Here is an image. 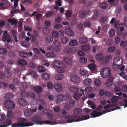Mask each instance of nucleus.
<instances>
[{
	"label": "nucleus",
	"mask_w": 127,
	"mask_h": 127,
	"mask_svg": "<svg viewBox=\"0 0 127 127\" xmlns=\"http://www.w3.org/2000/svg\"><path fill=\"white\" fill-rule=\"evenodd\" d=\"M8 21L12 24H13L15 25L17 24V22L15 20H14L11 19H9L8 20Z\"/></svg>",
	"instance_id": "obj_54"
},
{
	"label": "nucleus",
	"mask_w": 127,
	"mask_h": 127,
	"mask_svg": "<svg viewBox=\"0 0 127 127\" xmlns=\"http://www.w3.org/2000/svg\"><path fill=\"white\" fill-rule=\"evenodd\" d=\"M90 118L89 116H82L76 118L75 120L74 119H68L67 121V122L68 123H71L73 122H77L81 121L83 120L88 119Z\"/></svg>",
	"instance_id": "obj_4"
},
{
	"label": "nucleus",
	"mask_w": 127,
	"mask_h": 127,
	"mask_svg": "<svg viewBox=\"0 0 127 127\" xmlns=\"http://www.w3.org/2000/svg\"><path fill=\"white\" fill-rule=\"evenodd\" d=\"M92 89L91 87H87L86 88L85 91L86 93H90L92 91Z\"/></svg>",
	"instance_id": "obj_55"
},
{
	"label": "nucleus",
	"mask_w": 127,
	"mask_h": 127,
	"mask_svg": "<svg viewBox=\"0 0 127 127\" xmlns=\"http://www.w3.org/2000/svg\"><path fill=\"white\" fill-rule=\"evenodd\" d=\"M92 82V80L90 79H86L83 82V83L85 85H90Z\"/></svg>",
	"instance_id": "obj_29"
},
{
	"label": "nucleus",
	"mask_w": 127,
	"mask_h": 127,
	"mask_svg": "<svg viewBox=\"0 0 127 127\" xmlns=\"http://www.w3.org/2000/svg\"><path fill=\"white\" fill-rule=\"evenodd\" d=\"M75 104V102L74 100H71L69 102V104L70 106L73 107Z\"/></svg>",
	"instance_id": "obj_63"
},
{
	"label": "nucleus",
	"mask_w": 127,
	"mask_h": 127,
	"mask_svg": "<svg viewBox=\"0 0 127 127\" xmlns=\"http://www.w3.org/2000/svg\"><path fill=\"white\" fill-rule=\"evenodd\" d=\"M12 123V121L9 119H7L4 122V125H7V126L11 125Z\"/></svg>",
	"instance_id": "obj_33"
},
{
	"label": "nucleus",
	"mask_w": 127,
	"mask_h": 127,
	"mask_svg": "<svg viewBox=\"0 0 127 127\" xmlns=\"http://www.w3.org/2000/svg\"><path fill=\"white\" fill-rule=\"evenodd\" d=\"M64 32L63 31H59L58 32V37H62L64 35Z\"/></svg>",
	"instance_id": "obj_60"
},
{
	"label": "nucleus",
	"mask_w": 127,
	"mask_h": 127,
	"mask_svg": "<svg viewBox=\"0 0 127 127\" xmlns=\"http://www.w3.org/2000/svg\"><path fill=\"white\" fill-rule=\"evenodd\" d=\"M100 6L101 8L105 9L107 7L108 4L106 3H101L100 4Z\"/></svg>",
	"instance_id": "obj_44"
},
{
	"label": "nucleus",
	"mask_w": 127,
	"mask_h": 127,
	"mask_svg": "<svg viewBox=\"0 0 127 127\" xmlns=\"http://www.w3.org/2000/svg\"><path fill=\"white\" fill-rule=\"evenodd\" d=\"M103 55L101 54H98L96 56V59L99 61L103 59Z\"/></svg>",
	"instance_id": "obj_36"
},
{
	"label": "nucleus",
	"mask_w": 127,
	"mask_h": 127,
	"mask_svg": "<svg viewBox=\"0 0 127 127\" xmlns=\"http://www.w3.org/2000/svg\"><path fill=\"white\" fill-rule=\"evenodd\" d=\"M42 77L44 79L48 80L50 78V75L49 74L46 73H45L42 74Z\"/></svg>",
	"instance_id": "obj_42"
},
{
	"label": "nucleus",
	"mask_w": 127,
	"mask_h": 127,
	"mask_svg": "<svg viewBox=\"0 0 127 127\" xmlns=\"http://www.w3.org/2000/svg\"><path fill=\"white\" fill-rule=\"evenodd\" d=\"M121 97L120 96L115 95L113 96L110 99L111 102L113 104L112 105V106H117L116 103L118 101V100L120 99Z\"/></svg>",
	"instance_id": "obj_9"
},
{
	"label": "nucleus",
	"mask_w": 127,
	"mask_h": 127,
	"mask_svg": "<svg viewBox=\"0 0 127 127\" xmlns=\"http://www.w3.org/2000/svg\"><path fill=\"white\" fill-rule=\"evenodd\" d=\"M69 89L71 92H77L79 90V89L77 87L74 86L70 87Z\"/></svg>",
	"instance_id": "obj_32"
},
{
	"label": "nucleus",
	"mask_w": 127,
	"mask_h": 127,
	"mask_svg": "<svg viewBox=\"0 0 127 127\" xmlns=\"http://www.w3.org/2000/svg\"><path fill=\"white\" fill-rule=\"evenodd\" d=\"M65 32L66 34L70 36H73L74 34L73 31L69 28L65 29Z\"/></svg>",
	"instance_id": "obj_19"
},
{
	"label": "nucleus",
	"mask_w": 127,
	"mask_h": 127,
	"mask_svg": "<svg viewBox=\"0 0 127 127\" xmlns=\"http://www.w3.org/2000/svg\"><path fill=\"white\" fill-rule=\"evenodd\" d=\"M80 74L83 75H85L87 73V71L85 69H81L80 70Z\"/></svg>",
	"instance_id": "obj_43"
},
{
	"label": "nucleus",
	"mask_w": 127,
	"mask_h": 127,
	"mask_svg": "<svg viewBox=\"0 0 127 127\" xmlns=\"http://www.w3.org/2000/svg\"><path fill=\"white\" fill-rule=\"evenodd\" d=\"M4 105L6 108L10 109H13L15 107L14 102L10 100L6 101L4 103Z\"/></svg>",
	"instance_id": "obj_7"
},
{
	"label": "nucleus",
	"mask_w": 127,
	"mask_h": 127,
	"mask_svg": "<svg viewBox=\"0 0 127 127\" xmlns=\"http://www.w3.org/2000/svg\"><path fill=\"white\" fill-rule=\"evenodd\" d=\"M41 117L38 115H35L31 118L29 119L30 122H34L35 124H37L39 121L41 120Z\"/></svg>",
	"instance_id": "obj_11"
},
{
	"label": "nucleus",
	"mask_w": 127,
	"mask_h": 127,
	"mask_svg": "<svg viewBox=\"0 0 127 127\" xmlns=\"http://www.w3.org/2000/svg\"><path fill=\"white\" fill-rule=\"evenodd\" d=\"M19 54L21 57L24 58H26L28 56L27 53L24 51L20 52H19Z\"/></svg>",
	"instance_id": "obj_37"
},
{
	"label": "nucleus",
	"mask_w": 127,
	"mask_h": 127,
	"mask_svg": "<svg viewBox=\"0 0 127 127\" xmlns=\"http://www.w3.org/2000/svg\"><path fill=\"white\" fill-rule=\"evenodd\" d=\"M45 41L47 43L50 44L51 43L53 40V37L51 36H46L45 37Z\"/></svg>",
	"instance_id": "obj_16"
},
{
	"label": "nucleus",
	"mask_w": 127,
	"mask_h": 127,
	"mask_svg": "<svg viewBox=\"0 0 127 127\" xmlns=\"http://www.w3.org/2000/svg\"><path fill=\"white\" fill-rule=\"evenodd\" d=\"M21 95L22 97L26 98L28 96V93L25 91H23L21 93Z\"/></svg>",
	"instance_id": "obj_41"
},
{
	"label": "nucleus",
	"mask_w": 127,
	"mask_h": 127,
	"mask_svg": "<svg viewBox=\"0 0 127 127\" xmlns=\"http://www.w3.org/2000/svg\"><path fill=\"white\" fill-rule=\"evenodd\" d=\"M82 2L85 4V6L89 7L91 5V3L90 2L88 1H86V0H83Z\"/></svg>",
	"instance_id": "obj_52"
},
{
	"label": "nucleus",
	"mask_w": 127,
	"mask_h": 127,
	"mask_svg": "<svg viewBox=\"0 0 127 127\" xmlns=\"http://www.w3.org/2000/svg\"><path fill=\"white\" fill-rule=\"evenodd\" d=\"M42 91V87L39 86L36 87V89L35 92L36 93H41Z\"/></svg>",
	"instance_id": "obj_31"
},
{
	"label": "nucleus",
	"mask_w": 127,
	"mask_h": 127,
	"mask_svg": "<svg viewBox=\"0 0 127 127\" xmlns=\"http://www.w3.org/2000/svg\"><path fill=\"white\" fill-rule=\"evenodd\" d=\"M121 84L120 83H117V85L116 84L115 85V92H119L121 90Z\"/></svg>",
	"instance_id": "obj_22"
},
{
	"label": "nucleus",
	"mask_w": 127,
	"mask_h": 127,
	"mask_svg": "<svg viewBox=\"0 0 127 127\" xmlns=\"http://www.w3.org/2000/svg\"><path fill=\"white\" fill-rule=\"evenodd\" d=\"M47 86L49 89H52L54 87V85L52 83L49 82L47 84Z\"/></svg>",
	"instance_id": "obj_58"
},
{
	"label": "nucleus",
	"mask_w": 127,
	"mask_h": 127,
	"mask_svg": "<svg viewBox=\"0 0 127 127\" xmlns=\"http://www.w3.org/2000/svg\"><path fill=\"white\" fill-rule=\"evenodd\" d=\"M27 121V120L24 118H19L18 120V122L20 123H14L12 125V127H29L33 125L35 123L33 122H27L25 124L24 123Z\"/></svg>",
	"instance_id": "obj_1"
},
{
	"label": "nucleus",
	"mask_w": 127,
	"mask_h": 127,
	"mask_svg": "<svg viewBox=\"0 0 127 127\" xmlns=\"http://www.w3.org/2000/svg\"><path fill=\"white\" fill-rule=\"evenodd\" d=\"M7 83H5L2 81H0V87L1 88H5L8 86Z\"/></svg>",
	"instance_id": "obj_35"
},
{
	"label": "nucleus",
	"mask_w": 127,
	"mask_h": 127,
	"mask_svg": "<svg viewBox=\"0 0 127 127\" xmlns=\"http://www.w3.org/2000/svg\"><path fill=\"white\" fill-rule=\"evenodd\" d=\"M18 64L20 65L25 66L27 64V62L23 60H20L17 62Z\"/></svg>",
	"instance_id": "obj_21"
},
{
	"label": "nucleus",
	"mask_w": 127,
	"mask_h": 127,
	"mask_svg": "<svg viewBox=\"0 0 127 127\" xmlns=\"http://www.w3.org/2000/svg\"><path fill=\"white\" fill-rule=\"evenodd\" d=\"M125 72L122 71L119 74L120 76H121L123 78L126 80H127V77L125 75Z\"/></svg>",
	"instance_id": "obj_50"
},
{
	"label": "nucleus",
	"mask_w": 127,
	"mask_h": 127,
	"mask_svg": "<svg viewBox=\"0 0 127 127\" xmlns=\"http://www.w3.org/2000/svg\"><path fill=\"white\" fill-rule=\"evenodd\" d=\"M88 67L90 70L92 71H95L96 69L95 65L93 64H91L88 65Z\"/></svg>",
	"instance_id": "obj_26"
},
{
	"label": "nucleus",
	"mask_w": 127,
	"mask_h": 127,
	"mask_svg": "<svg viewBox=\"0 0 127 127\" xmlns=\"http://www.w3.org/2000/svg\"><path fill=\"white\" fill-rule=\"evenodd\" d=\"M82 112L81 109L80 108H77L74 110L73 113L75 114H78Z\"/></svg>",
	"instance_id": "obj_40"
},
{
	"label": "nucleus",
	"mask_w": 127,
	"mask_h": 127,
	"mask_svg": "<svg viewBox=\"0 0 127 127\" xmlns=\"http://www.w3.org/2000/svg\"><path fill=\"white\" fill-rule=\"evenodd\" d=\"M123 63L122 59L119 57L115 58L113 61L114 66L116 65L118 67L120 66L123 64Z\"/></svg>",
	"instance_id": "obj_8"
},
{
	"label": "nucleus",
	"mask_w": 127,
	"mask_h": 127,
	"mask_svg": "<svg viewBox=\"0 0 127 127\" xmlns=\"http://www.w3.org/2000/svg\"><path fill=\"white\" fill-rule=\"evenodd\" d=\"M26 75L27 76L31 75L34 79H36L37 77V75L36 72L33 71L27 72L26 73Z\"/></svg>",
	"instance_id": "obj_15"
},
{
	"label": "nucleus",
	"mask_w": 127,
	"mask_h": 127,
	"mask_svg": "<svg viewBox=\"0 0 127 127\" xmlns=\"http://www.w3.org/2000/svg\"><path fill=\"white\" fill-rule=\"evenodd\" d=\"M70 79L72 81L76 83H78L80 81V77L78 76L75 75H71Z\"/></svg>",
	"instance_id": "obj_10"
},
{
	"label": "nucleus",
	"mask_w": 127,
	"mask_h": 127,
	"mask_svg": "<svg viewBox=\"0 0 127 127\" xmlns=\"http://www.w3.org/2000/svg\"><path fill=\"white\" fill-rule=\"evenodd\" d=\"M57 97L58 99H57L56 102L58 103H60V101H58V100L62 101H65L67 99V97L65 95L61 94L58 95Z\"/></svg>",
	"instance_id": "obj_12"
},
{
	"label": "nucleus",
	"mask_w": 127,
	"mask_h": 127,
	"mask_svg": "<svg viewBox=\"0 0 127 127\" xmlns=\"http://www.w3.org/2000/svg\"><path fill=\"white\" fill-rule=\"evenodd\" d=\"M72 13L71 11L70 10H67L65 13V16L67 18H69L70 17Z\"/></svg>",
	"instance_id": "obj_49"
},
{
	"label": "nucleus",
	"mask_w": 127,
	"mask_h": 127,
	"mask_svg": "<svg viewBox=\"0 0 127 127\" xmlns=\"http://www.w3.org/2000/svg\"><path fill=\"white\" fill-rule=\"evenodd\" d=\"M94 83L96 86H99L101 84V82L98 79H95Z\"/></svg>",
	"instance_id": "obj_53"
},
{
	"label": "nucleus",
	"mask_w": 127,
	"mask_h": 127,
	"mask_svg": "<svg viewBox=\"0 0 127 127\" xmlns=\"http://www.w3.org/2000/svg\"><path fill=\"white\" fill-rule=\"evenodd\" d=\"M82 94L75 93L74 95V98L76 100H77L79 99L80 96H82Z\"/></svg>",
	"instance_id": "obj_39"
},
{
	"label": "nucleus",
	"mask_w": 127,
	"mask_h": 127,
	"mask_svg": "<svg viewBox=\"0 0 127 127\" xmlns=\"http://www.w3.org/2000/svg\"><path fill=\"white\" fill-rule=\"evenodd\" d=\"M64 77V75L62 73H59L57 74L55 76L56 79L60 80L62 79Z\"/></svg>",
	"instance_id": "obj_25"
},
{
	"label": "nucleus",
	"mask_w": 127,
	"mask_h": 127,
	"mask_svg": "<svg viewBox=\"0 0 127 127\" xmlns=\"http://www.w3.org/2000/svg\"><path fill=\"white\" fill-rule=\"evenodd\" d=\"M47 57L49 58H54L56 56V55L54 53V52L52 51V52H48L46 54Z\"/></svg>",
	"instance_id": "obj_23"
},
{
	"label": "nucleus",
	"mask_w": 127,
	"mask_h": 127,
	"mask_svg": "<svg viewBox=\"0 0 127 127\" xmlns=\"http://www.w3.org/2000/svg\"><path fill=\"white\" fill-rule=\"evenodd\" d=\"M10 35L9 34H6L2 37V41L5 42L7 41V39L10 38Z\"/></svg>",
	"instance_id": "obj_48"
},
{
	"label": "nucleus",
	"mask_w": 127,
	"mask_h": 127,
	"mask_svg": "<svg viewBox=\"0 0 127 127\" xmlns=\"http://www.w3.org/2000/svg\"><path fill=\"white\" fill-rule=\"evenodd\" d=\"M80 62L82 63H86L87 61V59L84 57H82L80 58Z\"/></svg>",
	"instance_id": "obj_56"
},
{
	"label": "nucleus",
	"mask_w": 127,
	"mask_h": 127,
	"mask_svg": "<svg viewBox=\"0 0 127 127\" xmlns=\"http://www.w3.org/2000/svg\"><path fill=\"white\" fill-rule=\"evenodd\" d=\"M115 33V30L113 29H112L109 31V34L110 37H112L114 35Z\"/></svg>",
	"instance_id": "obj_51"
},
{
	"label": "nucleus",
	"mask_w": 127,
	"mask_h": 127,
	"mask_svg": "<svg viewBox=\"0 0 127 127\" xmlns=\"http://www.w3.org/2000/svg\"><path fill=\"white\" fill-rule=\"evenodd\" d=\"M111 111L108 109L104 110L101 112H97L96 111L94 110L93 111V113L91 114V117L95 118L100 116L107 112H110Z\"/></svg>",
	"instance_id": "obj_3"
},
{
	"label": "nucleus",
	"mask_w": 127,
	"mask_h": 127,
	"mask_svg": "<svg viewBox=\"0 0 127 127\" xmlns=\"http://www.w3.org/2000/svg\"><path fill=\"white\" fill-rule=\"evenodd\" d=\"M52 65L58 68L57 70V72L63 73L64 72V70L63 68L65 67V65L62 62L56 61L52 63Z\"/></svg>",
	"instance_id": "obj_2"
},
{
	"label": "nucleus",
	"mask_w": 127,
	"mask_h": 127,
	"mask_svg": "<svg viewBox=\"0 0 127 127\" xmlns=\"http://www.w3.org/2000/svg\"><path fill=\"white\" fill-rule=\"evenodd\" d=\"M69 41V39L66 37H63L61 40V42L65 44Z\"/></svg>",
	"instance_id": "obj_45"
},
{
	"label": "nucleus",
	"mask_w": 127,
	"mask_h": 127,
	"mask_svg": "<svg viewBox=\"0 0 127 127\" xmlns=\"http://www.w3.org/2000/svg\"><path fill=\"white\" fill-rule=\"evenodd\" d=\"M44 112L48 116H49V118L50 119H51L52 118L53 112L49 110H46L44 111Z\"/></svg>",
	"instance_id": "obj_20"
},
{
	"label": "nucleus",
	"mask_w": 127,
	"mask_h": 127,
	"mask_svg": "<svg viewBox=\"0 0 127 127\" xmlns=\"http://www.w3.org/2000/svg\"><path fill=\"white\" fill-rule=\"evenodd\" d=\"M54 87L56 90L58 92H60L62 91V86L60 84L58 83L55 84Z\"/></svg>",
	"instance_id": "obj_13"
},
{
	"label": "nucleus",
	"mask_w": 127,
	"mask_h": 127,
	"mask_svg": "<svg viewBox=\"0 0 127 127\" xmlns=\"http://www.w3.org/2000/svg\"><path fill=\"white\" fill-rule=\"evenodd\" d=\"M113 78L112 77H109L108 78V81L105 84V86L108 87L111 85L113 83Z\"/></svg>",
	"instance_id": "obj_17"
},
{
	"label": "nucleus",
	"mask_w": 127,
	"mask_h": 127,
	"mask_svg": "<svg viewBox=\"0 0 127 127\" xmlns=\"http://www.w3.org/2000/svg\"><path fill=\"white\" fill-rule=\"evenodd\" d=\"M13 83L14 84H20V82L18 78H15L13 79Z\"/></svg>",
	"instance_id": "obj_62"
},
{
	"label": "nucleus",
	"mask_w": 127,
	"mask_h": 127,
	"mask_svg": "<svg viewBox=\"0 0 127 127\" xmlns=\"http://www.w3.org/2000/svg\"><path fill=\"white\" fill-rule=\"evenodd\" d=\"M79 42L81 44H84L87 42V39L86 38H81L79 39Z\"/></svg>",
	"instance_id": "obj_34"
},
{
	"label": "nucleus",
	"mask_w": 127,
	"mask_h": 127,
	"mask_svg": "<svg viewBox=\"0 0 127 127\" xmlns=\"http://www.w3.org/2000/svg\"><path fill=\"white\" fill-rule=\"evenodd\" d=\"M19 104L23 106H25L27 104V101L26 100L23 98H20L18 100Z\"/></svg>",
	"instance_id": "obj_14"
},
{
	"label": "nucleus",
	"mask_w": 127,
	"mask_h": 127,
	"mask_svg": "<svg viewBox=\"0 0 127 127\" xmlns=\"http://www.w3.org/2000/svg\"><path fill=\"white\" fill-rule=\"evenodd\" d=\"M90 46L88 45H85L82 47V49L85 51L89 50L90 49Z\"/></svg>",
	"instance_id": "obj_47"
},
{
	"label": "nucleus",
	"mask_w": 127,
	"mask_h": 127,
	"mask_svg": "<svg viewBox=\"0 0 127 127\" xmlns=\"http://www.w3.org/2000/svg\"><path fill=\"white\" fill-rule=\"evenodd\" d=\"M53 44L56 46V48L58 49L57 50V52L60 51V49L59 48L60 47L61 45V43L59 41L57 40H54L53 41Z\"/></svg>",
	"instance_id": "obj_18"
},
{
	"label": "nucleus",
	"mask_w": 127,
	"mask_h": 127,
	"mask_svg": "<svg viewBox=\"0 0 127 127\" xmlns=\"http://www.w3.org/2000/svg\"><path fill=\"white\" fill-rule=\"evenodd\" d=\"M121 46L123 47L126 50H127V41H121L120 45Z\"/></svg>",
	"instance_id": "obj_27"
},
{
	"label": "nucleus",
	"mask_w": 127,
	"mask_h": 127,
	"mask_svg": "<svg viewBox=\"0 0 127 127\" xmlns=\"http://www.w3.org/2000/svg\"><path fill=\"white\" fill-rule=\"evenodd\" d=\"M24 113L26 116H30L32 114V111L31 109H27L25 111Z\"/></svg>",
	"instance_id": "obj_24"
},
{
	"label": "nucleus",
	"mask_w": 127,
	"mask_h": 127,
	"mask_svg": "<svg viewBox=\"0 0 127 127\" xmlns=\"http://www.w3.org/2000/svg\"><path fill=\"white\" fill-rule=\"evenodd\" d=\"M49 29L47 28H44L42 29V32L44 34H47L49 32Z\"/></svg>",
	"instance_id": "obj_59"
},
{
	"label": "nucleus",
	"mask_w": 127,
	"mask_h": 127,
	"mask_svg": "<svg viewBox=\"0 0 127 127\" xmlns=\"http://www.w3.org/2000/svg\"><path fill=\"white\" fill-rule=\"evenodd\" d=\"M54 13V12L52 11H49L46 14L45 16L46 17H49L52 15Z\"/></svg>",
	"instance_id": "obj_64"
},
{
	"label": "nucleus",
	"mask_w": 127,
	"mask_h": 127,
	"mask_svg": "<svg viewBox=\"0 0 127 127\" xmlns=\"http://www.w3.org/2000/svg\"><path fill=\"white\" fill-rule=\"evenodd\" d=\"M101 72L103 77L105 78L109 75L111 73V70L109 67H106L103 68Z\"/></svg>",
	"instance_id": "obj_5"
},
{
	"label": "nucleus",
	"mask_w": 127,
	"mask_h": 127,
	"mask_svg": "<svg viewBox=\"0 0 127 127\" xmlns=\"http://www.w3.org/2000/svg\"><path fill=\"white\" fill-rule=\"evenodd\" d=\"M8 56L10 57H13L15 56V53L12 51L9 52L8 54Z\"/></svg>",
	"instance_id": "obj_57"
},
{
	"label": "nucleus",
	"mask_w": 127,
	"mask_h": 127,
	"mask_svg": "<svg viewBox=\"0 0 127 127\" xmlns=\"http://www.w3.org/2000/svg\"><path fill=\"white\" fill-rule=\"evenodd\" d=\"M13 114L12 111L11 110L8 111L7 114V116L8 118H12L13 117Z\"/></svg>",
	"instance_id": "obj_46"
},
{
	"label": "nucleus",
	"mask_w": 127,
	"mask_h": 127,
	"mask_svg": "<svg viewBox=\"0 0 127 127\" xmlns=\"http://www.w3.org/2000/svg\"><path fill=\"white\" fill-rule=\"evenodd\" d=\"M91 13V11L90 10H85L83 9L80 10L79 13L80 17L83 18L86 16L87 15L90 14Z\"/></svg>",
	"instance_id": "obj_6"
},
{
	"label": "nucleus",
	"mask_w": 127,
	"mask_h": 127,
	"mask_svg": "<svg viewBox=\"0 0 127 127\" xmlns=\"http://www.w3.org/2000/svg\"><path fill=\"white\" fill-rule=\"evenodd\" d=\"M64 61L66 64H71L72 61L71 59L69 57H66L64 58Z\"/></svg>",
	"instance_id": "obj_30"
},
{
	"label": "nucleus",
	"mask_w": 127,
	"mask_h": 127,
	"mask_svg": "<svg viewBox=\"0 0 127 127\" xmlns=\"http://www.w3.org/2000/svg\"><path fill=\"white\" fill-rule=\"evenodd\" d=\"M67 53H74L75 52L76 49L74 48H67L66 49Z\"/></svg>",
	"instance_id": "obj_28"
},
{
	"label": "nucleus",
	"mask_w": 127,
	"mask_h": 127,
	"mask_svg": "<svg viewBox=\"0 0 127 127\" xmlns=\"http://www.w3.org/2000/svg\"><path fill=\"white\" fill-rule=\"evenodd\" d=\"M78 44L77 41L75 40H72L69 42V44L70 45L74 46L77 45Z\"/></svg>",
	"instance_id": "obj_38"
},
{
	"label": "nucleus",
	"mask_w": 127,
	"mask_h": 127,
	"mask_svg": "<svg viewBox=\"0 0 127 127\" xmlns=\"http://www.w3.org/2000/svg\"><path fill=\"white\" fill-rule=\"evenodd\" d=\"M5 97L8 99H11L13 97V95L11 93H8L6 95Z\"/></svg>",
	"instance_id": "obj_61"
}]
</instances>
